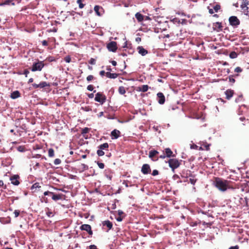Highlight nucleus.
Listing matches in <instances>:
<instances>
[{
	"instance_id": "f257e3e1",
	"label": "nucleus",
	"mask_w": 249,
	"mask_h": 249,
	"mask_svg": "<svg viewBox=\"0 0 249 249\" xmlns=\"http://www.w3.org/2000/svg\"><path fill=\"white\" fill-rule=\"evenodd\" d=\"M43 194V196L40 197V201L41 202H45L46 203H47L49 202V199L46 196H50V197H52V199L54 201H57L61 199H64L65 197V195L62 194H56L49 191H45Z\"/></svg>"
},
{
	"instance_id": "f03ea898",
	"label": "nucleus",
	"mask_w": 249,
	"mask_h": 249,
	"mask_svg": "<svg viewBox=\"0 0 249 249\" xmlns=\"http://www.w3.org/2000/svg\"><path fill=\"white\" fill-rule=\"evenodd\" d=\"M230 182V181L219 178H215L214 181L216 187L222 192L226 191L228 188L234 189L231 186Z\"/></svg>"
},
{
	"instance_id": "7ed1b4c3",
	"label": "nucleus",
	"mask_w": 249,
	"mask_h": 249,
	"mask_svg": "<svg viewBox=\"0 0 249 249\" xmlns=\"http://www.w3.org/2000/svg\"><path fill=\"white\" fill-rule=\"evenodd\" d=\"M94 100L99 102L101 105H103L106 102L107 97L102 92H98L95 94Z\"/></svg>"
},
{
	"instance_id": "20e7f679",
	"label": "nucleus",
	"mask_w": 249,
	"mask_h": 249,
	"mask_svg": "<svg viewBox=\"0 0 249 249\" xmlns=\"http://www.w3.org/2000/svg\"><path fill=\"white\" fill-rule=\"evenodd\" d=\"M45 64L43 61L38 60L37 62H34L31 68L32 71H41Z\"/></svg>"
},
{
	"instance_id": "39448f33",
	"label": "nucleus",
	"mask_w": 249,
	"mask_h": 249,
	"mask_svg": "<svg viewBox=\"0 0 249 249\" xmlns=\"http://www.w3.org/2000/svg\"><path fill=\"white\" fill-rule=\"evenodd\" d=\"M168 162L169 167L172 169L173 172H174L175 169L178 168L180 164L179 160L176 159H170L169 160Z\"/></svg>"
},
{
	"instance_id": "423d86ee",
	"label": "nucleus",
	"mask_w": 249,
	"mask_h": 249,
	"mask_svg": "<svg viewBox=\"0 0 249 249\" xmlns=\"http://www.w3.org/2000/svg\"><path fill=\"white\" fill-rule=\"evenodd\" d=\"M230 24L234 27H236L240 23L239 19L236 16H231L229 19Z\"/></svg>"
},
{
	"instance_id": "0eeeda50",
	"label": "nucleus",
	"mask_w": 249,
	"mask_h": 249,
	"mask_svg": "<svg viewBox=\"0 0 249 249\" xmlns=\"http://www.w3.org/2000/svg\"><path fill=\"white\" fill-rule=\"evenodd\" d=\"M19 178L20 177L18 175H14L10 178V180H11L12 184L18 186L20 184V181L19 180Z\"/></svg>"
},
{
	"instance_id": "6e6552de",
	"label": "nucleus",
	"mask_w": 249,
	"mask_h": 249,
	"mask_svg": "<svg viewBox=\"0 0 249 249\" xmlns=\"http://www.w3.org/2000/svg\"><path fill=\"white\" fill-rule=\"evenodd\" d=\"M107 49L111 52H115L117 49V43L115 41H111L107 45Z\"/></svg>"
},
{
	"instance_id": "1a4fd4ad",
	"label": "nucleus",
	"mask_w": 249,
	"mask_h": 249,
	"mask_svg": "<svg viewBox=\"0 0 249 249\" xmlns=\"http://www.w3.org/2000/svg\"><path fill=\"white\" fill-rule=\"evenodd\" d=\"M32 86L34 89H42L44 88H45L46 87H50V85L49 83H48L47 82L45 81L41 82L39 84H33Z\"/></svg>"
},
{
	"instance_id": "9d476101",
	"label": "nucleus",
	"mask_w": 249,
	"mask_h": 249,
	"mask_svg": "<svg viewBox=\"0 0 249 249\" xmlns=\"http://www.w3.org/2000/svg\"><path fill=\"white\" fill-rule=\"evenodd\" d=\"M172 21L174 24L181 25H186L187 24V20L186 19H180L178 18H175L173 19Z\"/></svg>"
},
{
	"instance_id": "9b49d317",
	"label": "nucleus",
	"mask_w": 249,
	"mask_h": 249,
	"mask_svg": "<svg viewBox=\"0 0 249 249\" xmlns=\"http://www.w3.org/2000/svg\"><path fill=\"white\" fill-rule=\"evenodd\" d=\"M151 168L150 165L148 164H144L142 167L141 172L144 175L151 173Z\"/></svg>"
},
{
	"instance_id": "f8f14e48",
	"label": "nucleus",
	"mask_w": 249,
	"mask_h": 249,
	"mask_svg": "<svg viewBox=\"0 0 249 249\" xmlns=\"http://www.w3.org/2000/svg\"><path fill=\"white\" fill-rule=\"evenodd\" d=\"M222 26L221 22H216L213 23V28L216 32H220L222 30Z\"/></svg>"
},
{
	"instance_id": "ddd939ff",
	"label": "nucleus",
	"mask_w": 249,
	"mask_h": 249,
	"mask_svg": "<svg viewBox=\"0 0 249 249\" xmlns=\"http://www.w3.org/2000/svg\"><path fill=\"white\" fill-rule=\"evenodd\" d=\"M158 103L160 104H163L165 102V96L162 92L157 93Z\"/></svg>"
},
{
	"instance_id": "4468645a",
	"label": "nucleus",
	"mask_w": 249,
	"mask_h": 249,
	"mask_svg": "<svg viewBox=\"0 0 249 249\" xmlns=\"http://www.w3.org/2000/svg\"><path fill=\"white\" fill-rule=\"evenodd\" d=\"M159 152L155 150H151L149 153V157L151 158L153 160L156 161L158 160V158L155 159V157L158 155Z\"/></svg>"
},
{
	"instance_id": "2eb2a0df",
	"label": "nucleus",
	"mask_w": 249,
	"mask_h": 249,
	"mask_svg": "<svg viewBox=\"0 0 249 249\" xmlns=\"http://www.w3.org/2000/svg\"><path fill=\"white\" fill-rule=\"evenodd\" d=\"M137 50L139 53L141 54L142 56H144L148 53V51L142 46H138Z\"/></svg>"
},
{
	"instance_id": "dca6fc26",
	"label": "nucleus",
	"mask_w": 249,
	"mask_h": 249,
	"mask_svg": "<svg viewBox=\"0 0 249 249\" xmlns=\"http://www.w3.org/2000/svg\"><path fill=\"white\" fill-rule=\"evenodd\" d=\"M164 152H165L164 154H165L166 157H167L170 158V157H174L175 156V155L174 154H173V153L172 151V150H171V149L169 148H165L164 150Z\"/></svg>"
},
{
	"instance_id": "f3484780",
	"label": "nucleus",
	"mask_w": 249,
	"mask_h": 249,
	"mask_svg": "<svg viewBox=\"0 0 249 249\" xmlns=\"http://www.w3.org/2000/svg\"><path fill=\"white\" fill-rule=\"evenodd\" d=\"M94 10L96 14L98 16H101L102 15L101 12L103 11V9L102 7L99 6V5H95L94 8Z\"/></svg>"
},
{
	"instance_id": "a211bd4d",
	"label": "nucleus",
	"mask_w": 249,
	"mask_h": 249,
	"mask_svg": "<svg viewBox=\"0 0 249 249\" xmlns=\"http://www.w3.org/2000/svg\"><path fill=\"white\" fill-rule=\"evenodd\" d=\"M120 131L117 129H114L111 132V136L112 139H117L120 136Z\"/></svg>"
},
{
	"instance_id": "6ab92c4d",
	"label": "nucleus",
	"mask_w": 249,
	"mask_h": 249,
	"mask_svg": "<svg viewBox=\"0 0 249 249\" xmlns=\"http://www.w3.org/2000/svg\"><path fill=\"white\" fill-rule=\"evenodd\" d=\"M118 74L116 73H110L109 71L106 72V76L110 79H115L118 76Z\"/></svg>"
},
{
	"instance_id": "aec40b11",
	"label": "nucleus",
	"mask_w": 249,
	"mask_h": 249,
	"mask_svg": "<svg viewBox=\"0 0 249 249\" xmlns=\"http://www.w3.org/2000/svg\"><path fill=\"white\" fill-rule=\"evenodd\" d=\"M20 96V93L18 90H15L12 92L10 95V97L12 99H15Z\"/></svg>"
},
{
	"instance_id": "412c9836",
	"label": "nucleus",
	"mask_w": 249,
	"mask_h": 249,
	"mask_svg": "<svg viewBox=\"0 0 249 249\" xmlns=\"http://www.w3.org/2000/svg\"><path fill=\"white\" fill-rule=\"evenodd\" d=\"M233 90L231 89H228L225 91L226 95V99L229 100L233 95Z\"/></svg>"
},
{
	"instance_id": "4be33fe9",
	"label": "nucleus",
	"mask_w": 249,
	"mask_h": 249,
	"mask_svg": "<svg viewBox=\"0 0 249 249\" xmlns=\"http://www.w3.org/2000/svg\"><path fill=\"white\" fill-rule=\"evenodd\" d=\"M91 229L90 225L88 224H83L80 227V229L83 231H88Z\"/></svg>"
},
{
	"instance_id": "5701e85b",
	"label": "nucleus",
	"mask_w": 249,
	"mask_h": 249,
	"mask_svg": "<svg viewBox=\"0 0 249 249\" xmlns=\"http://www.w3.org/2000/svg\"><path fill=\"white\" fill-rule=\"evenodd\" d=\"M138 89L139 91L144 92L148 90L149 86L147 85H143L141 87H138Z\"/></svg>"
},
{
	"instance_id": "b1692460",
	"label": "nucleus",
	"mask_w": 249,
	"mask_h": 249,
	"mask_svg": "<svg viewBox=\"0 0 249 249\" xmlns=\"http://www.w3.org/2000/svg\"><path fill=\"white\" fill-rule=\"evenodd\" d=\"M102 224L104 226H107L109 230L112 228V223L109 220L105 221Z\"/></svg>"
},
{
	"instance_id": "393cba45",
	"label": "nucleus",
	"mask_w": 249,
	"mask_h": 249,
	"mask_svg": "<svg viewBox=\"0 0 249 249\" xmlns=\"http://www.w3.org/2000/svg\"><path fill=\"white\" fill-rule=\"evenodd\" d=\"M108 147H109V145H108V143L105 142V143H104L103 144H102L100 145H99V148L102 150H105L106 151H108Z\"/></svg>"
},
{
	"instance_id": "a878e982",
	"label": "nucleus",
	"mask_w": 249,
	"mask_h": 249,
	"mask_svg": "<svg viewBox=\"0 0 249 249\" xmlns=\"http://www.w3.org/2000/svg\"><path fill=\"white\" fill-rule=\"evenodd\" d=\"M135 17L139 22L142 21L144 18V16L140 13H137L135 14Z\"/></svg>"
},
{
	"instance_id": "bb28decb",
	"label": "nucleus",
	"mask_w": 249,
	"mask_h": 249,
	"mask_svg": "<svg viewBox=\"0 0 249 249\" xmlns=\"http://www.w3.org/2000/svg\"><path fill=\"white\" fill-rule=\"evenodd\" d=\"M45 211L48 217H52L53 216V212L51 209H50L49 208H45Z\"/></svg>"
},
{
	"instance_id": "cd10ccee",
	"label": "nucleus",
	"mask_w": 249,
	"mask_h": 249,
	"mask_svg": "<svg viewBox=\"0 0 249 249\" xmlns=\"http://www.w3.org/2000/svg\"><path fill=\"white\" fill-rule=\"evenodd\" d=\"M243 2H242L241 7L243 10H245L246 9H248L247 5L248 4V1L247 0H243Z\"/></svg>"
},
{
	"instance_id": "c85d7f7f",
	"label": "nucleus",
	"mask_w": 249,
	"mask_h": 249,
	"mask_svg": "<svg viewBox=\"0 0 249 249\" xmlns=\"http://www.w3.org/2000/svg\"><path fill=\"white\" fill-rule=\"evenodd\" d=\"M118 91L121 94H124L126 92L125 89L123 86H120L118 89Z\"/></svg>"
},
{
	"instance_id": "c756f323",
	"label": "nucleus",
	"mask_w": 249,
	"mask_h": 249,
	"mask_svg": "<svg viewBox=\"0 0 249 249\" xmlns=\"http://www.w3.org/2000/svg\"><path fill=\"white\" fill-rule=\"evenodd\" d=\"M84 0H77V3L78 4L79 8L82 9L84 7L85 4L83 3Z\"/></svg>"
},
{
	"instance_id": "7c9ffc66",
	"label": "nucleus",
	"mask_w": 249,
	"mask_h": 249,
	"mask_svg": "<svg viewBox=\"0 0 249 249\" xmlns=\"http://www.w3.org/2000/svg\"><path fill=\"white\" fill-rule=\"evenodd\" d=\"M48 155L49 157H53L54 156V151L53 148H50L48 150Z\"/></svg>"
},
{
	"instance_id": "2f4dec72",
	"label": "nucleus",
	"mask_w": 249,
	"mask_h": 249,
	"mask_svg": "<svg viewBox=\"0 0 249 249\" xmlns=\"http://www.w3.org/2000/svg\"><path fill=\"white\" fill-rule=\"evenodd\" d=\"M89 130L90 128L88 127H85L82 129L81 134L83 135L84 137H85L84 135L88 133Z\"/></svg>"
},
{
	"instance_id": "473e14b6",
	"label": "nucleus",
	"mask_w": 249,
	"mask_h": 249,
	"mask_svg": "<svg viewBox=\"0 0 249 249\" xmlns=\"http://www.w3.org/2000/svg\"><path fill=\"white\" fill-rule=\"evenodd\" d=\"M237 56V53L235 52H231L230 53V57L231 58H236Z\"/></svg>"
},
{
	"instance_id": "72a5a7b5",
	"label": "nucleus",
	"mask_w": 249,
	"mask_h": 249,
	"mask_svg": "<svg viewBox=\"0 0 249 249\" xmlns=\"http://www.w3.org/2000/svg\"><path fill=\"white\" fill-rule=\"evenodd\" d=\"M97 154L99 156H102L105 154V152L103 150L99 148V149L97 151Z\"/></svg>"
},
{
	"instance_id": "f704fd0d",
	"label": "nucleus",
	"mask_w": 249,
	"mask_h": 249,
	"mask_svg": "<svg viewBox=\"0 0 249 249\" xmlns=\"http://www.w3.org/2000/svg\"><path fill=\"white\" fill-rule=\"evenodd\" d=\"M80 168L82 169L83 170H87L88 169V166L85 164L84 163H81L80 165Z\"/></svg>"
},
{
	"instance_id": "c9c22d12",
	"label": "nucleus",
	"mask_w": 249,
	"mask_h": 249,
	"mask_svg": "<svg viewBox=\"0 0 249 249\" xmlns=\"http://www.w3.org/2000/svg\"><path fill=\"white\" fill-rule=\"evenodd\" d=\"M41 186L39 185V183L38 182H36L35 184H34L32 186V189H33L34 188H40Z\"/></svg>"
},
{
	"instance_id": "e433bc0d",
	"label": "nucleus",
	"mask_w": 249,
	"mask_h": 249,
	"mask_svg": "<svg viewBox=\"0 0 249 249\" xmlns=\"http://www.w3.org/2000/svg\"><path fill=\"white\" fill-rule=\"evenodd\" d=\"M95 79V77L92 75H89L87 77V80L88 81H90Z\"/></svg>"
},
{
	"instance_id": "4c0bfd02",
	"label": "nucleus",
	"mask_w": 249,
	"mask_h": 249,
	"mask_svg": "<svg viewBox=\"0 0 249 249\" xmlns=\"http://www.w3.org/2000/svg\"><path fill=\"white\" fill-rule=\"evenodd\" d=\"M97 165L98 166V167L100 168V169H103L105 167V164L104 163H102V162H100L99 161H98L97 162Z\"/></svg>"
},
{
	"instance_id": "58836bf2",
	"label": "nucleus",
	"mask_w": 249,
	"mask_h": 249,
	"mask_svg": "<svg viewBox=\"0 0 249 249\" xmlns=\"http://www.w3.org/2000/svg\"><path fill=\"white\" fill-rule=\"evenodd\" d=\"M64 60L67 62V63H70L71 61V58L70 56H66L65 58H64Z\"/></svg>"
},
{
	"instance_id": "ea45409f",
	"label": "nucleus",
	"mask_w": 249,
	"mask_h": 249,
	"mask_svg": "<svg viewBox=\"0 0 249 249\" xmlns=\"http://www.w3.org/2000/svg\"><path fill=\"white\" fill-rule=\"evenodd\" d=\"M196 179H195L193 177V178H190L189 179V182L193 185H194L196 182Z\"/></svg>"
},
{
	"instance_id": "a19ab883",
	"label": "nucleus",
	"mask_w": 249,
	"mask_h": 249,
	"mask_svg": "<svg viewBox=\"0 0 249 249\" xmlns=\"http://www.w3.org/2000/svg\"><path fill=\"white\" fill-rule=\"evenodd\" d=\"M14 213L15 214V217H17L19 216L20 213V211L18 210H15Z\"/></svg>"
},
{
	"instance_id": "79ce46f5",
	"label": "nucleus",
	"mask_w": 249,
	"mask_h": 249,
	"mask_svg": "<svg viewBox=\"0 0 249 249\" xmlns=\"http://www.w3.org/2000/svg\"><path fill=\"white\" fill-rule=\"evenodd\" d=\"M61 160L59 159H56L54 160V163L55 165H58L60 164Z\"/></svg>"
},
{
	"instance_id": "37998d69",
	"label": "nucleus",
	"mask_w": 249,
	"mask_h": 249,
	"mask_svg": "<svg viewBox=\"0 0 249 249\" xmlns=\"http://www.w3.org/2000/svg\"><path fill=\"white\" fill-rule=\"evenodd\" d=\"M220 9V6L219 5L216 4L213 7V9L215 12H217Z\"/></svg>"
},
{
	"instance_id": "c03bdc74",
	"label": "nucleus",
	"mask_w": 249,
	"mask_h": 249,
	"mask_svg": "<svg viewBox=\"0 0 249 249\" xmlns=\"http://www.w3.org/2000/svg\"><path fill=\"white\" fill-rule=\"evenodd\" d=\"M95 62H96L95 59L93 58H90V59L89 61V63L91 65H94V64H95Z\"/></svg>"
},
{
	"instance_id": "a18cd8bd",
	"label": "nucleus",
	"mask_w": 249,
	"mask_h": 249,
	"mask_svg": "<svg viewBox=\"0 0 249 249\" xmlns=\"http://www.w3.org/2000/svg\"><path fill=\"white\" fill-rule=\"evenodd\" d=\"M242 71V69L239 67H236L234 70V71L236 72H240Z\"/></svg>"
},
{
	"instance_id": "49530a36",
	"label": "nucleus",
	"mask_w": 249,
	"mask_h": 249,
	"mask_svg": "<svg viewBox=\"0 0 249 249\" xmlns=\"http://www.w3.org/2000/svg\"><path fill=\"white\" fill-rule=\"evenodd\" d=\"M159 172L157 170H154L152 172V175L153 176H155L159 175Z\"/></svg>"
},
{
	"instance_id": "de8ad7c7",
	"label": "nucleus",
	"mask_w": 249,
	"mask_h": 249,
	"mask_svg": "<svg viewBox=\"0 0 249 249\" xmlns=\"http://www.w3.org/2000/svg\"><path fill=\"white\" fill-rule=\"evenodd\" d=\"M87 89L89 91H92L93 90V86L92 85H89L87 87Z\"/></svg>"
},
{
	"instance_id": "09e8293b",
	"label": "nucleus",
	"mask_w": 249,
	"mask_h": 249,
	"mask_svg": "<svg viewBox=\"0 0 249 249\" xmlns=\"http://www.w3.org/2000/svg\"><path fill=\"white\" fill-rule=\"evenodd\" d=\"M29 73V71L27 70H24L23 74L25 75V77H27L28 76V74Z\"/></svg>"
},
{
	"instance_id": "8fccbe9b",
	"label": "nucleus",
	"mask_w": 249,
	"mask_h": 249,
	"mask_svg": "<svg viewBox=\"0 0 249 249\" xmlns=\"http://www.w3.org/2000/svg\"><path fill=\"white\" fill-rule=\"evenodd\" d=\"M42 44L43 46H47L48 45V41L44 40L42 41Z\"/></svg>"
},
{
	"instance_id": "3c124183",
	"label": "nucleus",
	"mask_w": 249,
	"mask_h": 249,
	"mask_svg": "<svg viewBox=\"0 0 249 249\" xmlns=\"http://www.w3.org/2000/svg\"><path fill=\"white\" fill-rule=\"evenodd\" d=\"M0 186L3 187L4 189L6 188V186L4 185V183L1 180H0Z\"/></svg>"
},
{
	"instance_id": "603ef678",
	"label": "nucleus",
	"mask_w": 249,
	"mask_h": 249,
	"mask_svg": "<svg viewBox=\"0 0 249 249\" xmlns=\"http://www.w3.org/2000/svg\"><path fill=\"white\" fill-rule=\"evenodd\" d=\"M240 120L241 121H246V122H247V123H249V119H246L245 117H240Z\"/></svg>"
},
{
	"instance_id": "864d4df0",
	"label": "nucleus",
	"mask_w": 249,
	"mask_h": 249,
	"mask_svg": "<svg viewBox=\"0 0 249 249\" xmlns=\"http://www.w3.org/2000/svg\"><path fill=\"white\" fill-rule=\"evenodd\" d=\"M89 249H98L97 247L94 245H91L89 246Z\"/></svg>"
},
{
	"instance_id": "5fc2aeb1",
	"label": "nucleus",
	"mask_w": 249,
	"mask_h": 249,
	"mask_svg": "<svg viewBox=\"0 0 249 249\" xmlns=\"http://www.w3.org/2000/svg\"><path fill=\"white\" fill-rule=\"evenodd\" d=\"M239 247L238 245L232 246L229 248V249H239Z\"/></svg>"
},
{
	"instance_id": "6e6d98bb",
	"label": "nucleus",
	"mask_w": 249,
	"mask_h": 249,
	"mask_svg": "<svg viewBox=\"0 0 249 249\" xmlns=\"http://www.w3.org/2000/svg\"><path fill=\"white\" fill-rule=\"evenodd\" d=\"M106 72L104 71H100V75L101 76H104L105 75H106Z\"/></svg>"
},
{
	"instance_id": "4d7b16f0",
	"label": "nucleus",
	"mask_w": 249,
	"mask_h": 249,
	"mask_svg": "<svg viewBox=\"0 0 249 249\" xmlns=\"http://www.w3.org/2000/svg\"><path fill=\"white\" fill-rule=\"evenodd\" d=\"M116 220L119 222L122 221L123 220V217L121 216H119L116 218Z\"/></svg>"
},
{
	"instance_id": "13d9d810",
	"label": "nucleus",
	"mask_w": 249,
	"mask_h": 249,
	"mask_svg": "<svg viewBox=\"0 0 249 249\" xmlns=\"http://www.w3.org/2000/svg\"><path fill=\"white\" fill-rule=\"evenodd\" d=\"M41 155L40 154H36L34 156H33V158H39L40 157H41Z\"/></svg>"
},
{
	"instance_id": "bf43d9fd",
	"label": "nucleus",
	"mask_w": 249,
	"mask_h": 249,
	"mask_svg": "<svg viewBox=\"0 0 249 249\" xmlns=\"http://www.w3.org/2000/svg\"><path fill=\"white\" fill-rule=\"evenodd\" d=\"M89 98H93L94 97V94L93 93L88 94V95Z\"/></svg>"
},
{
	"instance_id": "052dcab7",
	"label": "nucleus",
	"mask_w": 249,
	"mask_h": 249,
	"mask_svg": "<svg viewBox=\"0 0 249 249\" xmlns=\"http://www.w3.org/2000/svg\"><path fill=\"white\" fill-rule=\"evenodd\" d=\"M229 80L231 83H234L235 82L234 79H233L232 77H229Z\"/></svg>"
},
{
	"instance_id": "680f3d73",
	"label": "nucleus",
	"mask_w": 249,
	"mask_h": 249,
	"mask_svg": "<svg viewBox=\"0 0 249 249\" xmlns=\"http://www.w3.org/2000/svg\"><path fill=\"white\" fill-rule=\"evenodd\" d=\"M206 150H209L210 149V144H206L204 145Z\"/></svg>"
},
{
	"instance_id": "e2e57ef3",
	"label": "nucleus",
	"mask_w": 249,
	"mask_h": 249,
	"mask_svg": "<svg viewBox=\"0 0 249 249\" xmlns=\"http://www.w3.org/2000/svg\"><path fill=\"white\" fill-rule=\"evenodd\" d=\"M24 148L22 146H19L18 148V150L19 151L22 152L23 151Z\"/></svg>"
},
{
	"instance_id": "0e129e2a",
	"label": "nucleus",
	"mask_w": 249,
	"mask_h": 249,
	"mask_svg": "<svg viewBox=\"0 0 249 249\" xmlns=\"http://www.w3.org/2000/svg\"><path fill=\"white\" fill-rule=\"evenodd\" d=\"M111 64L113 66H115L117 65V62L113 60L111 61Z\"/></svg>"
},
{
	"instance_id": "69168bd1",
	"label": "nucleus",
	"mask_w": 249,
	"mask_h": 249,
	"mask_svg": "<svg viewBox=\"0 0 249 249\" xmlns=\"http://www.w3.org/2000/svg\"><path fill=\"white\" fill-rule=\"evenodd\" d=\"M166 157V156L164 153L163 154V155H161L160 156V159H164Z\"/></svg>"
},
{
	"instance_id": "338daca9",
	"label": "nucleus",
	"mask_w": 249,
	"mask_h": 249,
	"mask_svg": "<svg viewBox=\"0 0 249 249\" xmlns=\"http://www.w3.org/2000/svg\"><path fill=\"white\" fill-rule=\"evenodd\" d=\"M123 214H124V213L122 211H121V210L118 211V214L119 216H121V215Z\"/></svg>"
},
{
	"instance_id": "774afa93",
	"label": "nucleus",
	"mask_w": 249,
	"mask_h": 249,
	"mask_svg": "<svg viewBox=\"0 0 249 249\" xmlns=\"http://www.w3.org/2000/svg\"><path fill=\"white\" fill-rule=\"evenodd\" d=\"M34 81V79L33 78H31L29 79L28 83H32Z\"/></svg>"
}]
</instances>
